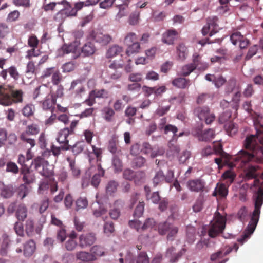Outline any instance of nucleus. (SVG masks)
Here are the masks:
<instances>
[{"label":"nucleus","mask_w":263,"mask_h":263,"mask_svg":"<svg viewBox=\"0 0 263 263\" xmlns=\"http://www.w3.org/2000/svg\"><path fill=\"white\" fill-rule=\"evenodd\" d=\"M104 119L107 122H111L113 120V117L115 114L114 110L109 107L104 108Z\"/></svg>","instance_id":"5fc2aeb1"},{"label":"nucleus","mask_w":263,"mask_h":263,"mask_svg":"<svg viewBox=\"0 0 263 263\" xmlns=\"http://www.w3.org/2000/svg\"><path fill=\"white\" fill-rule=\"evenodd\" d=\"M80 43L79 41H75L70 44H64L58 50L59 56L62 57L65 54L73 53V58L76 59L80 55L79 46Z\"/></svg>","instance_id":"423d86ee"},{"label":"nucleus","mask_w":263,"mask_h":263,"mask_svg":"<svg viewBox=\"0 0 263 263\" xmlns=\"http://www.w3.org/2000/svg\"><path fill=\"white\" fill-rule=\"evenodd\" d=\"M22 91L15 90L13 86H0V104L9 106L22 101Z\"/></svg>","instance_id":"7ed1b4c3"},{"label":"nucleus","mask_w":263,"mask_h":263,"mask_svg":"<svg viewBox=\"0 0 263 263\" xmlns=\"http://www.w3.org/2000/svg\"><path fill=\"white\" fill-rule=\"evenodd\" d=\"M124 205V202L121 200H118L114 203V207L110 209L109 214L111 218L114 220L117 219L121 214L120 208Z\"/></svg>","instance_id":"412c9836"},{"label":"nucleus","mask_w":263,"mask_h":263,"mask_svg":"<svg viewBox=\"0 0 263 263\" xmlns=\"http://www.w3.org/2000/svg\"><path fill=\"white\" fill-rule=\"evenodd\" d=\"M69 90L74 98H81L85 92V88L82 80L80 79L73 80L71 83Z\"/></svg>","instance_id":"1a4fd4ad"},{"label":"nucleus","mask_w":263,"mask_h":263,"mask_svg":"<svg viewBox=\"0 0 263 263\" xmlns=\"http://www.w3.org/2000/svg\"><path fill=\"white\" fill-rule=\"evenodd\" d=\"M146 160L141 156H136L132 161V166L134 168H140L144 166Z\"/></svg>","instance_id":"8fccbe9b"},{"label":"nucleus","mask_w":263,"mask_h":263,"mask_svg":"<svg viewBox=\"0 0 263 263\" xmlns=\"http://www.w3.org/2000/svg\"><path fill=\"white\" fill-rule=\"evenodd\" d=\"M228 188L225 184L223 183H218L213 193V196H216L218 195L221 197H225L228 194Z\"/></svg>","instance_id":"e433bc0d"},{"label":"nucleus","mask_w":263,"mask_h":263,"mask_svg":"<svg viewBox=\"0 0 263 263\" xmlns=\"http://www.w3.org/2000/svg\"><path fill=\"white\" fill-rule=\"evenodd\" d=\"M172 84L173 86L180 89L186 88L191 84L189 79L181 77L174 79L172 82Z\"/></svg>","instance_id":"a878e982"},{"label":"nucleus","mask_w":263,"mask_h":263,"mask_svg":"<svg viewBox=\"0 0 263 263\" xmlns=\"http://www.w3.org/2000/svg\"><path fill=\"white\" fill-rule=\"evenodd\" d=\"M97 171L98 172L93 176L91 180V184L95 187L99 185L101 180V177L103 176L105 173L100 163L97 165Z\"/></svg>","instance_id":"bb28decb"},{"label":"nucleus","mask_w":263,"mask_h":263,"mask_svg":"<svg viewBox=\"0 0 263 263\" xmlns=\"http://www.w3.org/2000/svg\"><path fill=\"white\" fill-rule=\"evenodd\" d=\"M47 160H44L41 157H37L31 162V165L34 166V169L39 172V170L44 165L46 164Z\"/></svg>","instance_id":"37998d69"},{"label":"nucleus","mask_w":263,"mask_h":263,"mask_svg":"<svg viewBox=\"0 0 263 263\" xmlns=\"http://www.w3.org/2000/svg\"><path fill=\"white\" fill-rule=\"evenodd\" d=\"M126 45L127 46L126 53L128 55L138 53L140 50V45L138 42H135L134 43Z\"/></svg>","instance_id":"ea45409f"},{"label":"nucleus","mask_w":263,"mask_h":263,"mask_svg":"<svg viewBox=\"0 0 263 263\" xmlns=\"http://www.w3.org/2000/svg\"><path fill=\"white\" fill-rule=\"evenodd\" d=\"M141 151L145 154H150L151 157L152 158H154L157 155L156 154L153 152L151 145L147 142H144L143 143L142 148L141 149Z\"/></svg>","instance_id":"052dcab7"},{"label":"nucleus","mask_w":263,"mask_h":263,"mask_svg":"<svg viewBox=\"0 0 263 263\" xmlns=\"http://www.w3.org/2000/svg\"><path fill=\"white\" fill-rule=\"evenodd\" d=\"M254 210L251 215L249 223L244 231L243 234L242 236V238L239 240L241 242L245 241L253 234L259 221L260 208L263 204V198L259 197H254Z\"/></svg>","instance_id":"f03ea898"},{"label":"nucleus","mask_w":263,"mask_h":263,"mask_svg":"<svg viewBox=\"0 0 263 263\" xmlns=\"http://www.w3.org/2000/svg\"><path fill=\"white\" fill-rule=\"evenodd\" d=\"M123 66L124 64L123 62L121 63L119 61H114L112 63H111L109 65V67L110 69L115 70V72L110 74V79L114 80L120 79L122 75V73L118 70L122 69Z\"/></svg>","instance_id":"a211bd4d"},{"label":"nucleus","mask_w":263,"mask_h":263,"mask_svg":"<svg viewBox=\"0 0 263 263\" xmlns=\"http://www.w3.org/2000/svg\"><path fill=\"white\" fill-rule=\"evenodd\" d=\"M76 257L77 259L83 262H89L93 261L92 255H91L90 252L83 251L77 252L76 254Z\"/></svg>","instance_id":"72a5a7b5"},{"label":"nucleus","mask_w":263,"mask_h":263,"mask_svg":"<svg viewBox=\"0 0 263 263\" xmlns=\"http://www.w3.org/2000/svg\"><path fill=\"white\" fill-rule=\"evenodd\" d=\"M213 149H214V153L215 152V153L219 155L220 156V157H221L222 158H226L228 161H227V160L225 161L224 163H226V164H228L231 167V165H232L231 164L232 163H234V160H233L234 157H231L229 155L226 154L223 151L222 146L220 144H218L216 146H215L214 147V148H213Z\"/></svg>","instance_id":"393cba45"},{"label":"nucleus","mask_w":263,"mask_h":263,"mask_svg":"<svg viewBox=\"0 0 263 263\" xmlns=\"http://www.w3.org/2000/svg\"><path fill=\"white\" fill-rule=\"evenodd\" d=\"M144 205L145 204L143 201L139 202L134 213V216L135 217H139L142 215L144 212Z\"/></svg>","instance_id":"338daca9"},{"label":"nucleus","mask_w":263,"mask_h":263,"mask_svg":"<svg viewBox=\"0 0 263 263\" xmlns=\"http://www.w3.org/2000/svg\"><path fill=\"white\" fill-rule=\"evenodd\" d=\"M77 15V10L69 2H66L64 8L59 11L54 16V20L62 23L68 17L76 16Z\"/></svg>","instance_id":"6e6552de"},{"label":"nucleus","mask_w":263,"mask_h":263,"mask_svg":"<svg viewBox=\"0 0 263 263\" xmlns=\"http://www.w3.org/2000/svg\"><path fill=\"white\" fill-rule=\"evenodd\" d=\"M173 177L174 172L172 171H170L167 175L165 176L163 171L159 170L156 173L153 178L154 185V186H156L159 183H162L164 180H165L166 182L168 183L171 182Z\"/></svg>","instance_id":"4468645a"},{"label":"nucleus","mask_w":263,"mask_h":263,"mask_svg":"<svg viewBox=\"0 0 263 263\" xmlns=\"http://www.w3.org/2000/svg\"><path fill=\"white\" fill-rule=\"evenodd\" d=\"M199 140L203 141H208L212 140L215 137V131L213 129H208L202 132L201 129L196 130L194 133Z\"/></svg>","instance_id":"dca6fc26"},{"label":"nucleus","mask_w":263,"mask_h":263,"mask_svg":"<svg viewBox=\"0 0 263 263\" xmlns=\"http://www.w3.org/2000/svg\"><path fill=\"white\" fill-rule=\"evenodd\" d=\"M226 218L218 212L215 214L214 220L210 222L208 235L211 238H215L222 233L226 227Z\"/></svg>","instance_id":"20e7f679"},{"label":"nucleus","mask_w":263,"mask_h":263,"mask_svg":"<svg viewBox=\"0 0 263 263\" xmlns=\"http://www.w3.org/2000/svg\"><path fill=\"white\" fill-rule=\"evenodd\" d=\"M95 96V98H107L108 97L109 92L107 90L102 89H95L91 91Z\"/></svg>","instance_id":"680f3d73"},{"label":"nucleus","mask_w":263,"mask_h":263,"mask_svg":"<svg viewBox=\"0 0 263 263\" xmlns=\"http://www.w3.org/2000/svg\"><path fill=\"white\" fill-rule=\"evenodd\" d=\"M185 249H181L180 251L176 252V248L174 247L168 248L165 254V257L169 259L171 263H175L178 261L182 254L185 253Z\"/></svg>","instance_id":"ddd939ff"},{"label":"nucleus","mask_w":263,"mask_h":263,"mask_svg":"<svg viewBox=\"0 0 263 263\" xmlns=\"http://www.w3.org/2000/svg\"><path fill=\"white\" fill-rule=\"evenodd\" d=\"M246 150H240L234 157V163L231 167L237 166L243 168V179L248 181L254 179L253 186H259L262 184L257 177L260 175L258 171L260 168L258 165H252L250 162H255L261 163L263 162V126L260 129H256L255 135H250L246 137L243 142Z\"/></svg>","instance_id":"f257e3e1"},{"label":"nucleus","mask_w":263,"mask_h":263,"mask_svg":"<svg viewBox=\"0 0 263 263\" xmlns=\"http://www.w3.org/2000/svg\"><path fill=\"white\" fill-rule=\"evenodd\" d=\"M69 135H71L69 133V130L67 128H64L63 129H61L58 135L57 138V141L62 145H66L68 147H69L70 149V145H69V140L67 139V137Z\"/></svg>","instance_id":"aec40b11"},{"label":"nucleus","mask_w":263,"mask_h":263,"mask_svg":"<svg viewBox=\"0 0 263 263\" xmlns=\"http://www.w3.org/2000/svg\"><path fill=\"white\" fill-rule=\"evenodd\" d=\"M29 189L25 184H21L16 190L17 196L21 199H24L29 193Z\"/></svg>","instance_id":"a19ab883"},{"label":"nucleus","mask_w":263,"mask_h":263,"mask_svg":"<svg viewBox=\"0 0 263 263\" xmlns=\"http://www.w3.org/2000/svg\"><path fill=\"white\" fill-rule=\"evenodd\" d=\"M118 140L116 138H112L109 141L108 146V150L112 154H116L121 152V150L118 148Z\"/></svg>","instance_id":"a18cd8bd"},{"label":"nucleus","mask_w":263,"mask_h":263,"mask_svg":"<svg viewBox=\"0 0 263 263\" xmlns=\"http://www.w3.org/2000/svg\"><path fill=\"white\" fill-rule=\"evenodd\" d=\"M89 37L94 40L96 42L102 45H107L112 40L111 37L108 34H103L102 32L94 31L90 33Z\"/></svg>","instance_id":"9b49d317"},{"label":"nucleus","mask_w":263,"mask_h":263,"mask_svg":"<svg viewBox=\"0 0 263 263\" xmlns=\"http://www.w3.org/2000/svg\"><path fill=\"white\" fill-rule=\"evenodd\" d=\"M57 177L59 182L68 186L70 181V176L68 175V173L65 168H62L59 171L57 174Z\"/></svg>","instance_id":"c756f323"},{"label":"nucleus","mask_w":263,"mask_h":263,"mask_svg":"<svg viewBox=\"0 0 263 263\" xmlns=\"http://www.w3.org/2000/svg\"><path fill=\"white\" fill-rule=\"evenodd\" d=\"M95 233H89L81 235L79 237V245L82 248H85L92 245L96 241Z\"/></svg>","instance_id":"f8f14e48"},{"label":"nucleus","mask_w":263,"mask_h":263,"mask_svg":"<svg viewBox=\"0 0 263 263\" xmlns=\"http://www.w3.org/2000/svg\"><path fill=\"white\" fill-rule=\"evenodd\" d=\"M194 114L200 120H205L206 124H210L215 120L214 114L210 113V109L207 106H198L194 110Z\"/></svg>","instance_id":"0eeeda50"},{"label":"nucleus","mask_w":263,"mask_h":263,"mask_svg":"<svg viewBox=\"0 0 263 263\" xmlns=\"http://www.w3.org/2000/svg\"><path fill=\"white\" fill-rule=\"evenodd\" d=\"M40 132V128L39 125L32 123L26 126V129L23 132L20 136L21 139L26 144L30 146V149L35 145V141L31 137L36 136Z\"/></svg>","instance_id":"39448f33"},{"label":"nucleus","mask_w":263,"mask_h":263,"mask_svg":"<svg viewBox=\"0 0 263 263\" xmlns=\"http://www.w3.org/2000/svg\"><path fill=\"white\" fill-rule=\"evenodd\" d=\"M186 185L191 191L194 192H203L205 189V182L201 178L189 180Z\"/></svg>","instance_id":"9d476101"},{"label":"nucleus","mask_w":263,"mask_h":263,"mask_svg":"<svg viewBox=\"0 0 263 263\" xmlns=\"http://www.w3.org/2000/svg\"><path fill=\"white\" fill-rule=\"evenodd\" d=\"M27 216V209L24 204H20L18 206L16 216L19 221H24Z\"/></svg>","instance_id":"4c0bfd02"},{"label":"nucleus","mask_w":263,"mask_h":263,"mask_svg":"<svg viewBox=\"0 0 263 263\" xmlns=\"http://www.w3.org/2000/svg\"><path fill=\"white\" fill-rule=\"evenodd\" d=\"M34 107L32 104H27L22 109V114L25 117H30L33 115Z\"/></svg>","instance_id":"e2e57ef3"},{"label":"nucleus","mask_w":263,"mask_h":263,"mask_svg":"<svg viewBox=\"0 0 263 263\" xmlns=\"http://www.w3.org/2000/svg\"><path fill=\"white\" fill-rule=\"evenodd\" d=\"M104 221L105 223L103 227L104 233L107 236H109L115 231L114 223L111 221L106 220Z\"/></svg>","instance_id":"864d4df0"},{"label":"nucleus","mask_w":263,"mask_h":263,"mask_svg":"<svg viewBox=\"0 0 263 263\" xmlns=\"http://www.w3.org/2000/svg\"><path fill=\"white\" fill-rule=\"evenodd\" d=\"M67 161L69 163V170L71 172L72 176L73 178H78L81 174V170L76 165L75 160L70 157H67Z\"/></svg>","instance_id":"cd10ccee"},{"label":"nucleus","mask_w":263,"mask_h":263,"mask_svg":"<svg viewBox=\"0 0 263 263\" xmlns=\"http://www.w3.org/2000/svg\"><path fill=\"white\" fill-rule=\"evenodd\" d=\"M194 70L195 67H194L192 63L185 65L182 67L181 75L184 77L188 76Z\"/></svg>","instance_id":"4d7b16f0"},{"label":"nucleus","mask_w":263,"mask_h":263,"mask_svg":"<svg viewBox=\"0 0 263 263\" xmlns=\"http://www.w3.org/2000/svg\"><path fill=\"white\" fill-rule=\"evenodd\" d=\"M243 37L244 36L241 35L240 32L236 31L231 34L230 40L232 44L236 45L237 43H239L240 40L243 39Z\"/></svg>","instance_id":"0e129e2a"},{"label":"nucleus","mask_w":263,"mask_h":263,"mask_svg":"<svg viewBox=\"0 0 263 263\" xmlns=\"http://www.w3.org/2000/svg\"><path fill=\"white\" fill-rule=\"evenodd\" d=\"M50 167H51V166L49 165V163L47 161L46 164L42 166L41 170H39V173L43 176L49 177L53 175L52 170Z\"/></svg>","instance_id":"49530a36"},{"label":"nucleus","mask_w":263,"mask_h":263,"mask_svg":"<svg viewBox=\"0 0 263 263\" xmlns=\"http://www.w3.org/2000/svg\"><path fill=\"white\" fill-rule=\"evenodd\" d=\"M90 254L92 255L93 261H95L99 257L105 255L104 248L100 245H94L90 249Z\"/></svg>","instance_id":"c85d7f7f"},{"label":"nucleus","mask_w":263,"mask_h":263,"mask_svg":"<svg viewBox=\"0 0 263 263\" xmlns=\"http://www.w3.org/2000/svg\"><path fill=\"white\" fill-rule=\"evenodd\" d=\"M120 263H134L133 255L127 249H122L119 254Z\"/></svg>","instance_id":"b1692460"},{"label":"nucleus","mask_w":263,"mask_h":263,"mask_svg":"<svg viewBox=\"0 0 263 263\" xmlns=\"http://www.w3.org/2000/svg\"><path fill=\"white\" fill-rule=\"evenodd\" d=\"M171 223L167 221L160 222L158 226V230L159 234L164 235L166 234L171 228Z\"/></svg>","instance_id":"3c124183"},{"label":"nucleus","mask_w":263,"mask_h":263,"mask_svg":"<svg viewBox=\"0 0 263 263\" xmlns=\"http://www.w3.org/2000/svg\"><path fill=\"white\" fill-rule=\"evenodd\" d=\"M225 128L230 136L235 135L238 131L237 125L231 122L225 125Z\"/></svg>","instance_id":"bf43d9fd"},{"label":"nucleus","mask_w":263,"mask_h":263,"mask_svg":"<svg viewBox=\"0 0 263 263\" xmlns=\"http://www.w3.org/2000/svg\"><path fill=\"white\" fill-rule=\"evenodd\" d=\"M76 210L78 211L81 209H84L88 206V200L86 197H80L76 201Z\"/></svg>","instance_id":"de8ad7c7"},{"label":"nucleus","mask_w":263,"mask_h":263,"mask_svg":"<svg viewBox=\"0 0 263 263\" xmlns=\"http://www.w3.org/2000/svg\"><path fill=\"white\" fill-rule=\"evenodd\" d=\"M178 32L175 29H170L163 34L162 41L163 43L168 45L174 43Z\"/></svg>","instance_id":"4be33fe9"},{"label":"nucleus","mask_w":263,"mask_h":263,"mask_svg":"<svg viewBox=\"0 0 263 263\" xmlns=\"http://www.w3.org/2000/svg\"><path fill=\"white\" fill-rule=\"evenodd\" d=\"M156 224V222L153 218H147L142 226L143 230L145 231L152 229Z\"/></svg>","instance_id":"774afa93"},{"label":"nucleus","mask_w":263,"mask_h":263,"mask_svg":"<svg viewBox=\"0 0 263 263\" xmlns=\"http://www.w3.org/2000/svg\"><path fill=\"white\" fill-rule=\"evenodd\" d=\"M35 243L33 240L28 241L24 245V255L26 256H31L35 251Z\"/></svg>","instance_id":"c9c22d12"},{"label":"nucleus","mask_w":263,"mask_h":263,"mask_svg":"<svg viewBox=\"0 0 263 263\" xmlns=\"http://www.w3.org/2000/svg\"><path fill=\"white\" fill-rule=\"evenodd\" d=\"M21 173L23 175L22 180L25 184H30L35 182V174L27 164H24V167L21 168Z\"/></svg>","instance_id":"2eb2a0df"},{"label":"nucleus","mask_w":263,"mask_h":263,"mask_svg":"<svg viewBox=\"0 0 263 263\" xmlns=\"http://www.w3.org/2000/svg\"><path fill=\"white\" fill-rule=\"evenodd\" d=\"M56 98L53 94L48 95L42 102V108L44 110H49L51 113L54 110V105L56 103Z\"/></svg>","instance_id":"6ab92c4d"},{"label":"nucleus","mask_w":263,"mask_h":263,"mask_svg":"<svg viewBox=\"0 0 263 263\" xmlns=\"http://www.w3.org/2000/svg\"><path fill=\"white\" fill-rule=\"evenodd\" d=\"M123 52L122 47L114 45L111 46L107 51L106 57L107 58H111L117 55H119Z\"/></svg>","instance_id":"f704fd0d"},{"label":"nucleus","mask_w":263,"mask_h":263,"mask_svg":"<svg viewBox=\"0 0 263 263\" xmlns=\"http://www.w3.org/2000/svg\"><path fill=\"white\" fill-rule=\"evenodd\" d=\"M192 63L195 67V69H198L199 70H205L209 67L208 63L205 62L202 59V57L197 53L193 54Z\"/></svg>","instance_id":"f3484780"},{"label":"nucleus","mask_w":263,"mask_h":263,"mask_svg":"<svg viewBox=\"0 0 263 263\" xmlns=\"http://www.w3.org/2000/svg\"><path fill=\"white\" fill-rule=\"evenodd\" d=\"M217 21L218 17L216 16L209 17L207 19V24L210 26V27L212 28V29L209 33V35L210 36H212L216 32V31H215V29L216 28V27L218 26V25L217 24Z\"/></svg>","instance_id":"79ce46f5"},{"label":"nucleus","mask_w":263,"mask_h":263,"mask_svg":"<svg viewBox=\"0 0 263 263\" xmlns=\"http://www.w3.org/2000/svg\"><path fill=\"white\" fill-rule=\"evenodd\" d=\"M2 238L3 242L0 247V255L4 256L7 255L8 253L10 240L8 235L6 234H4Z\"/></svg>","instance_id":"2f4dec72"},{"label":"nucleus","mask_w":263,"mask_h":263,"mask_svg":"<svg viewBox=\"0 0 263 263\" xmlns=\"http://www.w3.org/2000/svg\"><path fill=\"white\" fill-rule=\"evenodd\" d=\"M96 50V47L95 45L90 42H88L82 47L81 54L84 57H90L92 55Z\"/></svg>","instance_id":"5701e85b"},{"label":"nucleus","mask_w":263,"mask_h":263,"mask_svg":"<svg viewBox=\"0 0 263 263\" xmlns=\"http://www.w3.org/2000/svg\"><path fill=\"white\" fill-rule=\"evenodd\" d=\"M15 191V189L12 185H4L1 187V195L4 198L11 197Z\"/></svg>","instance_id":"7c9ffc66"},{"label":"nucleus","mask_w":263,"mask_h":263,"mask_svg":"<svg viewBox=\"0 0 263 263\" xmlns=\"http://www.w3.org/2000/svg\"><path fill=\"white\" fill-rule=\"evenodd\" d=\"M25 232L27 236L32 237L34 235V223L33 220L28 218L25 222Z\"/></svg>","instance_id":"58836bf2"},{"label":"nucleus","mask_w":263,"mask_h":263,"mask_svg":"<svg viewBox=\"0 0 263 263\" xmlns=\"http://www.w3.org/2000/svg\"><path fill=\"white\" fill-rule=\"evenodd\" d=\"M85 147L84 142L79 141L74 144L71 147V151L74 155H78L82 152Z\"/></svg>","instance_id":"09e8293b"},{"label":"nucleus","mask_w":263,"mask_h":263,"mask_svg":"<svg viewBox=\"0 0 263 263\" xmlns=\"http://www.w3.org/2000/svg\"><path fill=\"white\" fill-rule=\"evenodd\" d=\"M140 14V11L138 10L133 12L129 17L128 22L129 24L132 25H137L139 23Z\"/></svg>","instance_id":"6e6d98bb"},{"label":"nucleus","mask_w":263,"mask_h":263,"mask_svg":"<svg viewBox=\"0 0 263 263\" xmlns=\"http://www.w3.org/2000/svg\"><path fill=\"white\" fill-rule=\"evenodd\" d=\"M39 43V40L37 37L34 34L29 36L28 39V45L32 48H36L37 47Z\"/></svg>","instance_id":"69168bd1"},{"label":"nucleus","mask_w":263,"mask_h":263,"mask_svg":"<svg viewBox=\"0 0 263 263\" xmlns=\"http://www.w3.org/2000/svg\"><path fill=\"white\" fill-rule=\"evenodd\" d=\"M118 183L115 181H110L106 186V191L107 194L111 195L116 192Z\"/></svg>","instance_id":"13d9d810"},{"label":"nucleus","mask_w":263,"mask_h":263,"mask_svg":"<svg viewBox=\"0 0 263 263\" xmlns=\"http://www.w3.org/2000/svg\"><path fill=\"white\" fill-rule=\"evenodd\" d=\"M138 36L134 32H129L124 37V43L125 45H130L137 42Z\"/></svg>","instance_id":"603ef678"},{"label":"nucleus","mask_w":263,"mask_h":263,"mask_svg":"<svg viewBox=\"0 0 263 263\" xmlns=\"http://www.w3.org/2000/svg\"><path fill=\"white\" fill-rule=\"evenodd\" d=\"M68 149H70L69 147H68L66 145H62L60 147L56 146L54 145H52L51 146V151L54 157L55 161H56L57 157L60 154L62 150L67 151Z\"/></svg>","instance_id":"c03bdc74"},{"label":"nucleus","mask_w":263,"mask_h":263,"mask_svg":"<svg viewBox=\"0 0 263 263\" xmlns=\"http://www.w3.org/2000/svg\"><path fill=\"white\" fill-rule=\"evenodd\" d=\"M176 53L178 59L184 61L188 55L187 48L184 44L180 43L176 47Z\"/></svg>","instance_id":"473e14b6"}]
</instances>
